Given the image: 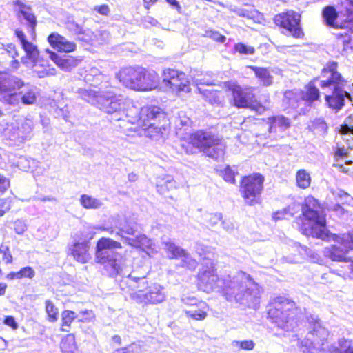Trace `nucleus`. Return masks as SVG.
Instances as JSON below:
<instances>
[{"label": "nucleus", "instance_id": "nucleus-1", "mask_svg": "<svg viewBox=\"0 0 353 353\" xmlns=\"http://www.w3.org/2000/svg\"><path fill=\"white\" fill-rule=\"evenodd\" d=\"M77 92L83 100L101 111L113 114V119L116 121L127 119L131 123L144 127L148 123H157L163 115L161 110L157 106H145L139 110L132 105L131 99L116 94L112 88H99V90L79 88Z\"/></svg>", "mask_w": 353, "mask_h": 353}, {"label": "nucleus", "instance_id": "nucleus-2", "mask_svg": "<svg viewBox=\"0 0 353 353\" xmlns=\"http://www.w3.org/2000/svg\"><path fill=\"white\" fill-rule=\"evenodd\" d=\"M301 210L305 219L301 226L303 234L323 241H333L334 245L325 248V256L334 261H349L347 254L353 250V232L341 235L330 233L326 228L323 207L313 196L305 199Z\"/></svg>", "mask_w": 353, "mask_h": 353}, {"label": "nucleus", "instance_id": "nucleus-3", "mask_svg": "<svg viewBox=\"0 0 353 353\" xmlns=\"http://www.w3.org/2000/svg\"><path fill=\"white\" fill-rule=\"evenodd\" d=\"M223 295L230 302L256 309L259 303V285L245 272H238L232 279L225 281L221 289Z\"/></svg>", "mask_w": 353, "mask_h": 353}, {"label": "nucleus", "instance_id": "nucleus-4", "mask_svg": "<svg viewBox=\"0 0 353 353\" xmlns=\"http://www.w3.org/2000/svg\"><path fill=\"white\" fill-rule=\"evenodd\" d=\"M268 317L279 328L292 331L298 325L303 314L295 303L285 297H277L268 310Z\"/></svg>", "mask_w": 353, "mask_h": 353}, {"label": "nucleus", "instance_id": "nucleus-5", "mask_svg": "<svg viewBox=\"0 0 353 353\" xmlns=\"http://www.w3.org/2000/svg\"><path fill=\"white\" fill-rule=\"evenodd\" d=\"M121 243L108 237L98 240L95 250V259L103 266L107 274L112 277L118 275L122 270V255L114 251L115 248H121Z\"/></svg>", "mask_w": 353, "mask_h": 353}, {"label": "nucleus", "instance_id": "nucleus-6", "mask_svg": "<svg viewBox=\"0 0 353 353\" xmlns=\"http://www.w3.org/2000/svg\"><path fill=\"white\" fill-rule=\"evenodd\" d=\"M190 143L203 151L208 157L221 160L225 154V144L210 132L197 131L190 137Z\"/></svg>", "mask_w": 353, "mask_h": 353}, {"label": "nucleus", "instance_id": "nucleus-7", "mask_svg": "<svg viewBox=\"0 0 353 353\" xmlns=\"http://www.w3.org/2000/svg\"><path fill=\"white\" fill-rule=\"evenodd\" d=\"M310 323L312 330L310 331L304 339L301 340L299 348L303 353H318L325 351V342L327 341L329 332L323 327L317 318L311 316Z\"/></svg>", "mask_w": 353, "mask_h": 353}, {"label": "nucleus", "instance_id": "nucleus-8", "mask_svg": "<svg viewBox=\"0 0 353 353\" xmlns=\"http://www.w3.org/2000/svg\"><path fill=\"white\" fill-rule=\"evenodd\" d=\"M117 231L112 227H101V230L110 234L115 233V237H120L129 245L142 248L150 245V240L145 234H139V226L135 222L126 221L123 225L116 226Z\"/></svg>", "mask_w": 353, "mask_h": 353}, {"label": "nucleus", "instance_id": "nucleus-9", "mask_svg": "<svg viewBox=\"0 0 353 353\" xmlns=\"http://www.w3.org/2000/svg\"><path fill=\"white\" fill-rule=\"evenodd\" d=\"M263 182L264 177L259 174L244 176L242 179L240 191L248 205H254L259 203Z\"/></svg>", "mask_w": 353, "mask_h": 353}, {"label": "nucleus", "instance_id": "nucleus-10", "mask_svg": "<svg viewBox=\"0 0 353 353\" xmlns=\"http://www.w3.org/2000/svg\"><path fill=\"white\" fill-rule=\"evenodd\" d=\"M198 280L199 288L207 293L212 291L219 292L225 283V281L219 278L213 261L210 259L205 261L198 274Z\"/></svg>", "mask_w": 353, "mask_h": 353}, {"label": "nucleus", "instance_id": "nucleus-11", "mask_svg": "<svg viewBox=\"0 0 353 353\" xmlns=\"http://www.w3.org/2000/svg\"><path fill=\"white\" fill-rule=\"evenodd\" d=\"M337 66V63L329 62L322 70L321 76L315 79L323 92L345 87L346 81L336 70Z\"/></svg>", "mask_w": 353, "mask_h": 353}, {"label": "nucleus", "instance_id": "nucleus-12", "mask_svg": "<svg viewBox=\"0 0 353 353\" xmlns=\"http://www.w3.org/2000/svg\"><path fill=\"white\" fill-rule=\"evenodd\" d=\"M232 91L234 105L239 108H250L255 110L258 113L261 114L265 108L261 104H253L254 88L252 87H241L233 83L230 87Z\"/></svg>", "mask_w": 353, "mask_h": 353}, {"label": "nucleus", "instance_id": "nucleus-13", "mask_svg": "<svg viewBox=\"0 0 353 353\" xmlns=\"http://www.w3.org/2000/svg\"><path fill=\"white\" fill-rule=\"evenodd\" d=\"M81 232H77L68 245L69 254L74 259L81 263H86L91 259L89 252L90 248V239Z\"/></svg>", "mask_w": 353, "mask_h": 353}, {"label": "nucleus", "instance_id": "nucleus-14", "mask_svg": "<svg viewBox=\"0 0 353 353\" xmlns=\"http://www.w3.org/2000/svg\"><path fill=\"white\" fill-rule=\"evenodd\" d=\"M276 26L285 29L289 35L294 38H301L303 32L300 26L301 15L294 11H288L277 14L274 19Z\"/></svg>", "mask_w": 353, "mask_h": 353}, {"label": "nucleus", "instance_id": "nucleus-15", "mask_svg": "<svg viewBox=\"0 0 353 353\" xmlns=\"http://www.w3.org/2000/svg\"><path fill=\"white\" fill-rule=\"evenodd\" d=\"M130 297L137 303L143 305H156L163 303L166 299V293L163 285L152 283L144 293H131Z\"/></svg>", "mask_w": 353, "mask_h": 353}, {"label": "nucleus", "instance_id": "nucleus-16", "mask_svg": "<svg viewBox=\"0 0 353 353\" xmlns=\"http://www.w3.org/2000/svg\"><path fill=\"white\" fill-rule=\"evenodd\" d=\"M37 88L28 83L18 92H14L6 97V102L12 105H17L21 102L24 105H32L37 99Z\"/></svg>", "mask_w": 353, "mask_h": 353}, {"label": "nucleus", "instance_id": "nucleus-17", "mask_svg": "<svg viewBox=\"0 0 353 353\" xmlns=\"http://www.w3.org/2000/svg\"><path fill=\"white\" fill-rule=\"evenodd\" d=\"M163 249L167 252L168 256L170 259L181 258L182 266L190 270L196 268L197 262L192 258L185 250L176 246L170 239H165L162 241Z\"/></svg>", "mask_w": 353, "mask_h": 353}, {"label": "nucleus", "instance_id": "nucleus-18", "mask_svg": "<svg viewBox=\"0 0 353 353\" xmlns=\"http://www.w3.org/2000/svg\"><path fill=\"white\" fill-rule=\"evenodd\" d=\"M143 68L128 67L121 69L116 77L122 84L134 90L139 91Z\"/></svg>", "mask_w": 353, "mask_h": 353}, {"label": "nucleus", "instance_id": "nucleus-19", "mask_svg": "<svg viewBox=\"0 0 353 353\" xmlns=\"http://www.w3.org/2000/svg\"><path fill=\"white\" fill-rule=\"evenodd\" d=\"M325 104L336 112H339L345 105V101H352L350 94L345 90V87L323 92Z\"/></svg>", "mask_w": 353, "mask_h": 353}, {"label": "nucleus", "instance_id": "nucleus-20", "mask_svg": "<svg viewBox=\"0 0 353 353\" xmlns=\"http://www.w3.org/2000/svg\"><path fill=\"white\" fill-rule=\"evenodd\" d=\"M25 85L19 77L6 72H0V94H5L4 99L14 92H18Z\"/></svg>", "mask_w": 353, "mask_h": 353}, {"label": "nucleus", "instance_id": "nucleus-21", "mask_svg": "<svg viewBox=\"0 0 353 353\" xmlns=\"http://www.w3.org/2000/svg\"><path fill=\"white\" fill-rule=\"evenodd\" d=\"M14 6L17 7L16 11L19 20L23 24L26 25L28 31L32 37H35V27L37 25V19L33 14L30 6L26 5L20 0L14 1Z\"/></svg>", "mask_w": 353, "mask_h": 353}, {"label": "nucleus", "instance_id": "nucleus-22", "mask_svg": "<svg viewBox=\"0 0 353 353\" xmlns=\"http://www.w3.org/2000/svg\"><path fill=\"white\" fill-rule=\"evenodd\" d=\"M33 122L31 119H24L17 123L10 131L9 139L16 143H22L30 137Z\"/></svg>", "mask_w": 353, "mask_h": 353}, {"label": "nucleus", "instance_id": "nucleus-23", "mask_svg": "<svg viewBox=\"0 0 353 353\" xmlns=\"http://www.w3.org/2000/svg\"><path fill=\"white\" fill-rule=\"evenodd\" d=\"M46 52L49 54L50 59L64 71H70L76 68L81 61V59L70 55L63 54L60 56L50 50H47Z\"/></svg>", "mask_w": 353, "mask_h": 353}, {"label": "nucleus", "instance_id": "nucleus-24", "mask_svg": "<svg viewBox=\"0 0 353 353\" xmlns=\"http://www.w3.org/2000/svg\"><path fill=\"white\" fill-rule=\"evenodd\" d=\"M291 119L283 114H276L269 117L266 123L268 125V132L270 134H276L277 132H283L291 126Z\"/></svg>", "mask_w": 353, "mask_h": 353}, {"label": "nucleus", "instance_id": "nucleus-25", "mask_svg": "<svg viewBox=\"0 0 353 353\" xmlns=\"http://www.w3.org/2000/svg\"><path fill=\"white\" fill-rule=\"evenodd\" d=\"M50 45L58 51L64 52H73L76 49V43L57 32L51 33L48 37Z\"/></svg>", "mask_w": 353, "mask_h": 353}, {"label": "nucleus", "instance_id": "nucleus-26", "mask_svg": "<svg viewBox=\"0 0 353 353\" xmlns=\"http://www.w3.org/2000/svg\"><path fill=\"white\" fill-rule=\"evenodd\" d=\"M322 15L324 21L325 22V24L327 26L333 28H340L341 31L336 33L338 39L339 33H343V34H345V32L349 33V32H350V28H345L343 27V25L345 22V21L342 23H339V21L337 20L338 12L334 6H328L325 7L324 9L323 10Z\"/></svg>", "mask_w": 353, "mask_h": 353}, {"label": "nucleus", "instance_id": "nucleus-27", "mask_svg": "<svg viewBox=\"0 0 353 353\" xmlns=\"http://www.w3.org/2000/svg\"><path fill=\"white\" fill-rule=\"evenodd\" d=\"M159 82V75L154 70H146L143 68L139 91L155 89L158 86Z\"/></svg>", "mask_w": 353, "mask_h": 353}, {"label": "nucleus", "instance_id": "nucleus-28", "mask_svg": "<svg viewBox=\"0 0 353 353\" xmlns=\"http://www.w3.org/2000/svg\"><path fill=\"white\" fill-rule=\"evenodd\" d=\"M283 103L286 108H300V111L302 112L303 108L301 106L304 105V101L301 92L297 90L286 91L283 99Z\"/></svg>", "mask_w": 353, "mask_h": 353}, {"label": "nucleus", "instance_id": "nucleus-29", "mask_svg": "<svg viewBox=\"0 0 353 353\" xmlns=\"http://www.w3.org/2000/svg\"><path fill=\"white\" fill-rule=\"evenodd\" d=\"M315 79L310 81L305 88L304 90L301 91L304 101V105L310 106L311 104L320 98V92L319 88L315 85Z\"/></svg>", "mask_w": 353, "mask_h": 353}, {"label": "nucleus", "instance_id": "nucleus-30", "mask_svg": "<svg viewBox=\"0 0 353 353\" xmlns=\"http://www.w3.org/2000/svg\"><path fill=\"white\" fill-rule=\"evenodd\" d=\"M208 307L205 302H201L197 307L184 310L186 316L196 321H202L207 316Z\"/></svg>", "mask_w": 353, "mask_h": 353}, {"label": "nucleus", "instance_id": "nucleus-31", "mask_svg": "<svg viewBox=\"0 0 353 353\" xmlns=\"http://www.w3.org/2000/svg\"><path fill=\"white\" fill-rule=\"evenodd\" d=\"M79 203L83 208L87 210H98L104 205L102 199L86 194H83L80 196Z\"/></svg>", "mask_w": 353, "mask_h": 353}, {"label": "nucleus", "instance_id": "nucleus-32", "mask_svg": "<svg viewBox=\"0 0 353 353\" xmlns=\"http://www.w3.org/2000/svg\"><path fill=\"white\" fill-rule=\"evenodd\" d=\"M176 187V182L170 175H165V177L159 179L157 183V190L161 194H165Z\"/></svg>", "mask_w": 353, "mask_h": 353}, {"label": "nucleus", "instance_id": "nucleus-33", "mask_svg": "<svg viewBox=\"0 0 353 353\" xmlns=\"http://www.w3.org/2000/svg\"><path fill=\"white\" fill-rule=\"evenodd\" d=\"M105 78V76L103 75L98 68H92L86 74L85 80L87 83H89L90 85L97 87L101 85Z\"/></svg>", "mask_w": 353, "mask_h": 353}, {"label": "nucleus", "instance_id": "nucleus-34", "mask_svg": "<svg viewBox=\"0 0 353 353\" xmlns=\"http://www.w3.org/2000/svg\"><path fill=\"white\" fill-rule=\"evenodd\" d=\"M329 353H353V345L351 341L344 339L339 340L337 345L330 347Z\"/></svg>", "mask_w": 353, "mask_h": 353}, {"label": "nucleus", "instance_id": "nucleus-35", "mask_svg": "<svg viewBox=\"0 0 353 353\" xmlns=\"http://www.w3.org/2000/svg\"><path fill=\"white\" fill-rule=\"evenodd\" d=\"M249 68L254 71L256 77L260 79L263 85L268 86L272 83L273 77L267 68L256 66H249Z\"/></svg>", "mask_w": 353, "mask_h": 353}, {"label": "nucleus", "instance_id": "nucleus-36", "mask_svg": "<svg viewBox=\"0 0 353 353\" xmlns=\"http://www.w3.org/2000/svg\"><path fill=\"white\" fill-rule=\"evenodd\" d=\"M198 90L203 98L211 104H219L222 101V94L221 92L212 89H203L199 87Z\"/></svg>", "mask_w": 353, "mask_h": 353}, {"label": "nucleus", "instance_id": "nucleus-37", "mask_svg": "<svg viewBox=\"0 0 353 353\" xmlns=\"http://www.w3.org/2000/svg\"><path fill=\"white\" fill-rule=\"evenodd\" d=\"M123 283L128 285L132 290H135L133 293H144L150 285L147 278L139 279V280L123 281Z\"/></svg>", "mask_w": 353, "mask_h": 353}, {"label": "nucleus", "instance_id": "nucleus-38", "mask_svg": "<svg viewBox=\"0 0 353 353\" xmlns=\"http://www.w3.org/2000/svg\"><path fill=\"white\" fill-rule=\"evenodd\" d=\"M61 349L63 353H75L77 347L73 334H68L62 339Z\"/></svg>", "mask_w": 353, "mask_h": 353}, {"label": "nucleus", "instance_id": "nucleus-39", "mask_svg": "<svg viewBox=\"0 0 353 353\" xmlns=\"http://www.w3.org/2000/svg\"><path fill=\"white\" fill-rule=\"evenodd\" d=\"M79 315H77L74 312L71 310H64L61 313L62 320V328L61 330L63 332H69L68 327L70 326L72 322L79 318Z\"/></svg>", "mask_w": 353, "mask_h": 353}, {"label": "nucleus", "instance_id": "nucleus-40", "mask_svg": "<svg viewBox=\"0 0 353 353\" xmlns=\"http://www.w3.org/2000/svg\"><path fill=\"white\" fill-rule=\"evenodd\" d=\"M296 180L297 185L302 189H305L310 185L311 177L305 170H300L296 172Z\"/></svg>", "mask_w": 353, "mask_h": 353}, {"label": "nucleus", "instance_id": "nucleus-41", "mask_svg": "<svg viewBox=\"0 0 353 353\" xmlns=\"http://www.w3.org/2000/svg\"><path fill=\"white\" fill-rule=\"evenodd\" d=\"M144 130V134L146 137L150 138H158L160 137L161 132V128L157 124V123H152L150 124H145L144 127H141Z\"/></svg>", "mask_w": 353, "mask_h": 353}, {"label": "nucleus", "instance_id": "nucleus-42", "mask_svg": "<svg viewBox=\"0 0 353 353\" xmlns=\"http://www.w3.org/2000/svg\"><path fill=\"white\" fill-rule=\"evenodd\" d=\"M232 10L238 16L249 19H254L259 14L258 11L252 7H249L248 8H234Z\"/></svg>", "mask_w": 353, "mask_h": 353}, {"label": "nucleus", "instance_id": "nucleus-43", "mask_svg": "<svg viewBox=\"0 0 353 353\" xmlns=\"http://www.w3.org/2000/svg\"><path fill=\"white\" fill-rule=\"evenodd\" d=\"M45 309L48 314V319L50 322H55L58 319L59 310L50 300H46L45 302Z\"/></svg>", "mask_w": 353, "mask_h": 353}, {"label": "nucleus", "instance_id": "nucleus-44", "mask_svg": "<svg viewBox=\"0 0 353 353\" xmlns=\"http://www.w3.org/2000/svg\"><path fill=\"white\" fill-rule=\"evenodd\" d=\"M339 43H342L343 46V50L348 49H353V30H350V34L345 32L339 33Z\"/></svg>", "mask_w": 353, "mask_h": 353}, {"label": "nucleus", "instance_id": "nucleus-45", "mask_svg": "<svg viewBox=\"0 0 353 353\" xmlns=\"http://www.w3.org/2000/svg\"><path fill=\"white\" fill-rule=\"evenodd\" d=\"M142 345L140 342H133L129 345L117 348L112 353H141Z\"/></svg>", "mask_w": 353, "mask_h": 353}, {"label": "nucleus", "instance_id": "nucleus-46", "mask_svg": "<svg viewBox=\"0 0 353 353\" xmlns=\"http://www.w3.org/2000/svg\"><path fill=\"white\" fill-rule=\"evenodd\" d=\"M148 274V271L147 268H144L143 267L137 269H133L132 272L126 277H125L123 281L146 279Z\"/></svg>", "mask_w": 353, "mask_h": 353}, {"label": "nucleus", "instance_id": "nucleus-47", "mask_svg": "<svg viewBox=\"0 0 353 353\" xmlns=\"http://www.w3.org/2000/svg\"><path fill=\"white\" fill-rule=\"evenodd\" d=\"M21 46L27 57L34 61L39 56V51L37 46L28 41H25Z\"/></svg>", "mask_w": 353, "mask_h": 353}, {"label": "nucleus", "instance_id": "nucleus-48", "mask_svg": "<svg viewBox=\"0 0 353 353\" xmlns=\"http://www.w3.org/2000/svg\"><path fill=\"white\" fill-rule=\"evenodd\" d=\"M223 216L221 213H205L203 215V219L208 224V227H214L219 222L222 220Z\"/></svg>", "mask_w": 353, "mask_h": 353}, {"label": "nucleus", "instance_id": "nucleus-49", "mask_svg": "<svg viewBox=\"0 0 353 353\" xmlns=\"http://www.w3.org/2000/svg\"><path fill=\"white\" fill-rule=\"evenodd\" d=\"M232 345L234 347H239L241 350H252L254 349L255 343L252 340H234L232 341Z\"/></svg>", "mask_w": 353, "mask_h": 353}, {"label": "nucleus", "instance_id": "nucleus-50", "mask_svg": "<svg viewBox=\"0 0 353 353\" xmlns=\"http://www.w3.org/2000/svg\"><path fill=\"white\" fill-rule=\"evenodd\" d=\"M180 73H181L180 72H179L178 70H174V69H170V68L165 69L163 72V82L165 83V84L167 85H168V84L172 81L175 79V78H177L178 77H179V74Z\"/></svg>", "mask_w": 353, "mask_h": 353}, {"label": "nucleus", "instance_id": "nucleus-51", "mask_svg": "<svg viewBox=\"0 0 353 353\" xmlns=\"http://www.w3.org/2000/svg\"><path fill=\"white\" fill-rule=\"evenodd\" d=\"M234 49L241 54H253L254 53V48L253 47L248 46L241 43L236 44Z\"/></svg>", "mask_w": 353, "mask_h": 353}, {"label": "nucleus", "instance_id": "nucleus-52", "mask_svg": "<svg viewBox=\"0 0 353 353\" xmlns=\"http://www.w3.org/2000/svg\"><path fill=\"white\" fill-rule=\"evenodd\" d=\"M181 78H182L175 91L189 92L190 91V83L186 79L185 74H181Z\"/></svg>", "mask_w": 353, "mask_h": 353}, {"label": "nucleus", "instance_id": "nucleus-53", "mask_svg": "<svg viewBox=\"0 0 353 353\" xmlns=\"http://www.w3.org/2000/svg\"><path fill=\"white\" fill-rule=\"evenodd\" d=\"M19 277L20 279L23 278H28L30 279H32L35 276V271L33 270L32 268L30 266H26L23 268H21L19 271Z\"/></svg>", "mask_w": 353, "mask_h": 353}, {"label": "nucleus", "instance_id": "nucleus-54", "mask_svg": "<svg viewBox=\"0 0 353 353\" xmlns=\"http://www.w3.org/2000/svg\"><path fill=\"white\" fill-rule=\"evenodd\" d=\"M181 301L183 304L188 305L190 307H197L199 303L202 302L201 301H199L194 296H186L185 295L181 296Z\"/></svg>", "mask_w": 353, "mask_h": 353}, {"label": "nucleus", "instance_id": "nucleus-55", "mask_svg": "<svg viewBox=\"0 0 353 353\" xmlns=\"http://www.w3.org/2000/svg\"><path fill=\"white\" fill-rule=\"evenodd\" d=\"M0 254L3 255V260H4L6 263H10L12 262V256L7 245L3 244L0 245Z\"/></svg>", "mask_w": 353, "mask_h": 353}, {"label": "nucleus", "instance_id": "nucleus-56", "mask_svg": "<svg viewBox=\"0 0 353 353\" xmlns=\"http://www.w3.org/2000/svg\"><path fill=\"white\" fill-rule=\"evenodd\" d=\"M342 134L351 133L353 134V117H348L345 120V124L341 128Z\"/></svg>", "mask_w": 353, "mask_h": 353}, {"label": "nucleus", "instance_id": "nucleus-57", "mask_svg": "<svg viewBox=\"0 0 353 353\" xmlns=\"http://www.w3.org/2000/svg\"><path fill=\"white\" fill-rule=\"evenodd\" d=\"M77 315H79L78 320L79 321H91L94 315L92 310H85L83 311H81Z\"/></svg>", "mask_w": 353, "mask_h": 353}, {"label": "nucleus", "instance_id": "nucleus-58", "mask_svg": "<svg viewBox=\"0 0 353 353\" xmlns=\"http://www.w3.org/2000/svg\"><path fill=\"white\" fill-rule=\"evenodd\" d=\"M223 178L225 181L234 183L235 181L234 172L229 167L227 166L223 171Z\"/></svg>", "mask_w": 353, "mask_h": 353}, {"label": "nucleus", "instance_id": "nucleus-59", "mask_svg": "<svg viewBox=\"0 0 353 353\" xmlns=\"http://www.w3.org/2000/svg\"><path fill=\"white\" fill-rule=\"evenodd\" d=\"M206 34L209 37L221 43H223L226 39L224 36L221 35L219 32L214 30L208 31Z\"/></svg>", "mask_w": 353, "mask_h": 353}, {"label": "nucleus", "instance_id": "nucleus-60", "mask_svg": "<svg viewBox=\"0 0 353 353\" xmlns=\"http://www.w3.org/2000/svg\"><path fill=\"white\" fill-rule=\"evenodd\" d=\"M10 185V182L9 179L2 174H0V192H4L6 191Z\"/></svg>", "mask_w": 353, "mask_h": 353}, {"label": "nucleus", "instance_id": "nucleus-61", "mask_svg": "<svg viewBox=\"0 0 353 353\" xmlns=\"http://www.w3.org/2000/svg\"><path fill=\"white\" fill-rule=\"evenodd\" d=\"M14 230L19 234H23L26 230V225L21 220H17L14 223Z\"/></svg>", "mask_w": 353, "mask_h": 353}, {"label": "nucleus", "instance_id": "nucleus-62", "mask_svg": "<svg viewBox=\"0 0 353 353\" xmlns=\"http://www.w3.org/2000/svg\"><path fill=\"white\" fill-rule=\"evenodd\" d=\"M93 10L100 14L108 16L110 13V8L108 5L103 4L101 6H96Z\"/></svg>", "mask_w": 353, "mask_h": 353}, {"label": "nucleus", "instance_id": "nucleus-63", "mask_svg": "<svg viewBox=\"0 0 353 353\" xmlns=\"http://www.w3.org/2000/svg\"><path fill=\"white\" fill-rule=\"evenodd\" d=\"M221 224H222V226H223V228L227 232H229V233H231L232 232L234 229H235V225L234 224L229 221V220H224V221H222L221 222Z\"/></svg>", "mask_w": 353, "mask_h": 353}, {"label": "nucleus", "instance_id": "nucleus-64", "mask_svg": "<svg viewBox=\"0 0 353 353\" xmlns=\"http://www.w3.org/2000/svg\"><path fill=\"white\" fill-rule=\"evenodd\" d=\"M300 209V205L295 203L290 205L287 209L285 210V213L293 216L295 213H296Z\"/></svg>", "mask_w": 353, "mask_h": 353}]
</instances>
